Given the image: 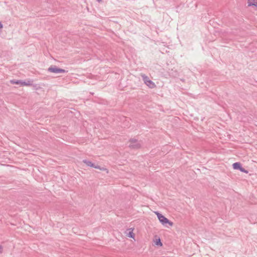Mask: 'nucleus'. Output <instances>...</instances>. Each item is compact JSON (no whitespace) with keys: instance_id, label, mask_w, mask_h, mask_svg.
<instances>
[{"instance_id":"1","label":"nucleus","mask_w":257,"mask_h":257,"mask_svg":"<svg viewBox=\"0 0 257 257\" xmlns=\"http://www.w3.org/2000/svg\"><path fill=\"white\" fill-rule=\"evenodd\" d=\"M129 148L131 149L138 150L141 148L142 144L141 141L135 139H131L129 140Z\"/></svg>"},{"instance_id":"2","label":"nucleus","mask_w":257,"mask_h":257,"mask_svg":"<svg viewBox=\"0 0 257 257\" xmlns=\"http://www.w3.org/2000/svg\"><path fill=\"white\" fill-rule=\"evenodd\" d=\"M155 213L157 215V217L159 221L163 225H165L166 224H169L170 226L173 225V223L170 221L168 218L165 217L162 214L158 212H156Z\"/></svg>"},{"instance_id":"3","label":"nucleus","mask_w":257,"mask_h":257,"mask_svg":"<svg viewBox=\"0 0 257 257\" xmlns=\"http://www.w3.org/2000/svg\"><path fill=\"white\" fill-rule=\"evenodd\" d=\"M82 162L84 164H85L87 166L93 167L94 168L99 169L100 170H101V171H106L107 173L108 172V171L107 170V169L103 168V167H101L100 166H99L98 165H95L93 163H92L90 161H88L87 160H83Z\"/></svg>"},{"instance_id":"4","label":"nucleus","mask_w":257,"mask_h":257,"mask_svg":"<svg viewBox=\"0 0 257 257\" xmlns=\"http://www.w3.org/2000/svg\"><path fill=\"white\" fill-rule=\"evenodd\" d=\"M141 76L144 80L145 83L150 88H153L156 86L155 83L145 74H141Z\"/></svg>"},{"instance_id":"5","label":"nucleus","mask_w":257,"mask_h":257,"mask_svg":"<svg viewBox=\"0 0 257 257\" xmlns=\"http://www.w3.org/2000/svg\"><path fill=\"white\" fill-rule=\"evenodd\" d=\"M48 71L50 72L58 73H65L67 72L65 69L57 67L55 65L51 66L48 69Z\"/></svg>"},{"instance_id":"6","label":"nucleus","mask_w":257,"mask_h":257,"mask_svg":"<svg viewBox=\"0 0 257 257\" xmlns=\"http://www.w3.org/2000/svg\"><path fill=\"white\" fill-rule=\"evenodd\" d=\"M232 166L234 169L241 171V163L240 162H236L233 164Z\"/></svg>"},{"instance_id":"7","label":"nucleus","mask_w":257,"mask_h":257,"mask_svg":"<svg viewBox=\"0 0 257 257\" xmlns=\"http://www.w3.org/2000/svg\"><path fill=\"white\" fill-rule=\"evenodd\" d=\"M248 6H254L257 7V0H248Z\"/></svg>"},{"instance_id":"8","label":"nucleus","mask_w":257,"mask_h":257,"mask_svg":"<svg viewBox=\"0 0 257 257\" xmlns=\"http://www.w3.org/2000/svg\"><path fill=\"white\" fill-rule=\"evenodd\" d=\"M10 82L13 84H20L22 85V80L13 79L11 80Z\"/></svg>"},{"instance_id":"9","label":"nucleus","mask_w":257,"mask_h":257,"mask_svg":"<svg viewBox=\"0 0 257 257\" xmlns=\"http://www.w3.org/2000/svg\"><path fill=\"white\" fill-rule=\"evenodd\" d=\"M31 81L28 80L27 82L22 81V86H31Z\"/></svg>"},{"instance_id":"10","label":"nucleus","mask_w":257,"mask_h":257,"mask_svg":"<svg viewBox=\"0 0 257 257\" xmlns=\"http://www.w3.org/2000/svg\"><path fill=\"white\" fill-rule=\"evenodd\" d=\"M127 236L131 238H134L135 234L133 233V231H129Z\"/></svg>"},{"instance_id":"11","label":"nucleus","mask_w":257,"mask_h":257,"mask_svg":"<svg viewBox=\"0 0 257 257\" xmlns=\"http://www.w3.org/2000/svg\"><path fill=\"white\" fill-rule=\"evenodd\" d=\"M156 244L160 246L162 245V243L161 242L160 239H158V240H157V241H156Z\"/></svg>"},{"instance_id":"12","label":"nucleus","mask_w":257,"mask_h":257,"mask_svg":"<svg viewBox=\"0 0 257 257\" xmlns=\"http://www.w3.org/2000/svg\"><path fill=\"white\" fill-rule=\"evenodd\" d=\"M3 252V246L0 245V253Z\"/></svg>"},{"instance_id":"13","label":"nucleus","mask_w":257,"mask_h":257,"mask_svg":"<svg viewBox=\"0 0 257 257\" xmlns=\"http://www.w3.org/2000/svg\"><path fill=\"white\" fill-rule=\"evenodd\" d=\"M242 172H244V173H247V171H246L244 169L242 168Z\"/></svg>"},{"instance_id":"14","label":"nucleus","mask_w":257,"mask_h":257,"mask_svg":"<svg viewBox=\"0 0 257 257\" xmlns=\"http://www.w3.org/2000/svg\"><path fill=\"white\" fill-rule=\"evenodd\" d=\"M3 28V25L2 24L1 22H0V29H2Z\"/></svg>"},{"instance_id":"15","label":"nucleus","mask_w":257,"mask_h":257,"mask_svg":"<svg viewBox=\"0 0 257 257\" xmlns=\"http://www.w3.org/2000/svg\"><path fill=\"white\" fill-rule=\"evenodd\" d=\"M98 3H102V0H96Z\"/></svg>"}]
</instances>
